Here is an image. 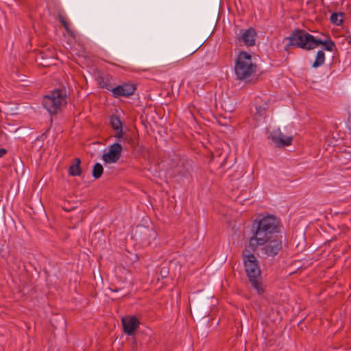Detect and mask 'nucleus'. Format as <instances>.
Wrapping results in <instances>:
<instances>
[{
  "instance_id": "aec40b11",
  "label": "nucleus",
  "mask_w": 351,
  "mask_h": 351,
  "mask_svg": "<svg viewBox=\"0 0 351 351\" xmlns=\"http://www.w3.org/2000/svg\"><path fill=\"white\" fill-rule=\"evenodd\" d=\"M104 172L103 166L100 163H96L93 169V176L95 179H99Z\"/></svg>"
},
{
  "instance_id": "f03ea898",
  "label": "nucleus",
  "mask_w": 351,
  "mask_h": 351,
  "mask_svg": "<svg viewBox=\"0 0 351 351\" xmlns=\"http://www.w3.org/2000/svg\"><path fill=\"white\" fill-rule=\"evenodd\" d=\"M252 251L247 247L242 252V257L245 266V271L251 286L261 295L265 290L261 282V271L258 265V261Z\"/></svg>"
},
{
  "instance_id": "2eb2a0df",
  "label": "nucleus",
  "mask_w": 351,
  "mask_h": 351,
  "mask_svg": "<svg viewBox=\"0 0 351 351\" xmlns=\"http://www.w3.org/2000/svg\"><path fill=\"white\" fill-rule=\"evenodd\" d=\"M96 82L98 86L101 88H105L108 90H111L113 88V85L110 80V76L106 75L105 76L98 75L96 78Z\"/></svg>"
},
{
  "instance_id": "cd10ccee",
  "label": "nucleus",
  "mask_w": 351,
  "mask_h": 351,
  "mask_svg": "<svg viewBox=\"0 0 351 351\" xmlns=\"http://www.w3.org/2000/svg\"><path fill=\"white\" fill-rule=\"evenodd\" d=\"M199 49V47H196L191 53V54H193L194 53L197 49Z\"/></svg>"
},
{
  "instance_id": "393cba45",
  "label": "nucleus",
  "mask_w": 351,
  "mask_h": 351,
  "mask_svg": "<svg viewBox=\"0 0 351 351\" xmlns=\"http://www.w3.org/2000/svg\"><path fill=\"white\" fill-rule=\"evenodd\" d=\"M109 289L112 292H117L122 290V288H117L114 285H111V287H109Z\"/></svg>"
},
{
  "instance_id": "4468645a",
  "label": "nucleus",
  "mask_w": 351,
  "mask_h": 351,
  "mask_svg": "<svg viewBox=\"0 0 351 351\" xmlns=\"http://www.w3.org/2000/svg\"><path fill=\"white\" fill-rule=\"evenodd\" d=\"M314 41L315 42L313 43V49L316 48L319 45H322L324 49L328 51H332L336 49L335 43L330 38H328L326 40H322L314 37Z\"/></svg>"
},
{
  "instance_id": "4be33fe9",
  "label": "nucleus",
  "mask_w": 351,
  "mask_h": 351,
  "mask_svg": "<svg viewBox=\"0 0 351 351\" xmlns=\"http://www.w3.org/2000/svg\"><path fill=\"white\" fill-rule=\"evenodd\" d=\"M59 20H60V22L62 23V25L64 26V27L68 30L69 29V23L66 21L65 19L62 16H59Z\"/></svg>"
},
{
  "instance_id": "a211bd4d",
  "label": "nucleus",
  "mask_w": 351,
  "mask_h": 351,
  "mask_svg": "<svg viewBox=\"0 0 351 351\" xmlns=\"http://www.w3.org/2000/svg\"><path fill=\"white\" fill-rule=\"evenodd\" d=\"M76 160L77 162L72 165L69 168V173L73 176H80L81 173V168L80 167V160L76 158Z\"/></svg>"
},
{
  "instance_id": "f8f14e48",
  "label": "nucleus",
  "mask_w": 351,
  "mask_h": 351,
  "mask_svg": "<svg viewBox=\"0 0 351 351\" xmlns=\"http://www.w3.org/2000/svg\"><path fill=\"white\" fill-rule=\"evenodd\" d=\"M136 90L134 85L131 84H123L117 87H113L112 92L115 97H129L134 94Z\"/></svg>"
},
{
  "instance_id": "20e7f679",
  "label": "nucleus",
  "mask_w": 351,
  "mask_h": 351,
  "mask_svg": "<svg viewBox=\"0 0 351 351\" xmlns=\"http://www.w3.org/2000/svg\"><path fill=\"white\" fill-rule=\"evenodd\" d=\"M67 104V91L65 88H57L44 96L43 106L51 115L56 114Z\"/></svg>"
},
{
  "instance_id": "7ed1b4c3",
  "label": "nucleus",
  "mask_w": 351,
  "mask_h": 351,
  "mask_svg": "<svg viewBox=\"0 0 351 351\" xmlns=\"http://www.w3.org/2000/svg\"><path fill=\"white\" fill-rule=\"evenodd\" d=\"M285 40H288V43L285 47V50L287 51L292 47L307 51L313 49L314 36L304 29H295Z\"/></svg>"
},
{
  "instance_id": "f3484780",
  "label": "nucleus",
  "mask_w": 351,
  "mask_h": 351,
  "mask_svg": "<svg viewBox=\"0 0 351 351\" xmlns=\"http://www.w3.org/2000/svg\"><path fill=\"white\" fill-rule=\"evenodd\" d=\"M110 125L112 128L115 130H120L122 128V122L119 117L117 115H112L110 118Z\"/></svg>"
},
{
  "instance_id": "1a4fd4ad",
  "label": "nucleus",
  "mask_w": 351,
  "mask_h": 351,
  "mask_svg": "<svg viewBox=\"0 0 351 351\" xmlns=\"http://www.w3.org/2000/svg\"><path fill=\"white\" fill-rule=\"evenodd\" d=\"M255 111L253 112L254 118L257 120L264 119L266 117L267 110L269 108V102L256 97L254 99Z\"/></svg>"
},
{
  "instance_id": "a878e982",
  "label": "nucleus",
  "mask_w": 351,
  "mask_h": 351,
  "mask_svg": "<svg viewBox=\"0 0 351 351\" xmlns=\"http://www.w3.org/2000/svg\"><path fill=\"white\" fill-rule=\"evenodd\" d=\"M44 55H45V53L43 51H41L39 54V56H40V58L44 60Z\"/></svg>"
},
{
  "instance_id": "ddd939ff",
  "label": "nucleus",
  "mask_w": 351,
  "mask_h": 351,
  "mask_svg": "<svg viewBox=\"0 0 351 351\" xmlns=\"http://www.w3.org/2000/svg\"><path fill=\"white\" fill-rule=\"evenodd\" d=\"M141 237V240L143 242L150 243L151 240H154L156 238V233L152 228L141 226L138 228L137 230Z\"/></svg>"
},
{
  "instance_id": "dca6fc26",
  "label": "nucleus",
  "mask_w": 351,
  "mask_h": 351,
  "mask_svg": "<svg viewBox=\"0 0 351 351\" xmlns=\"http://www.w3.org/2000/svg\"><path fill=\"white\" fill-rule=\"evenodd\" d=\"M325 62V53L322 50H319L317 51L315 60L313 62L312 66L313 68H317L320 66L323 65Z\"/></svg>"
},
{
  "instance_id": "5701e85b",
  "label": "nucleus",
  "mask_w": 351,
  "mask_h": 351,
  "mask_svg": "<svg viewBox=\"0 0 351 351\" xmlns=\"http://www.w3.org/2000/svg\"><path fill=\"white\" fill-rule=\"evenodd\" d=\"M115 130L117 132V133L115 134L114 136L117 138L120 139L123 135V132L122 128L120 130Z\"/></svg>"
},
{
  "instance_id": "c756f323",
  "label": "nucleus",
  "mask_w": 351,
  "mask_h": 351,
  "mask_svg": "<svg viewBox=\"0 0 351 351\" xmlns=\"http://www.w3.org/2000/svg\"><path fill=\"white\" fill-rule=\"evenodd\" d=\"M84 62H86V59L85 58H84ZM84 64H85V66H86V62H84Z\"/></svg>"
},
{
  "instance_id": "b1692460",
  "label": "nucleus",
  "mask_w": 351,
  "mask_h": 351,
  "mask_svg": "<svg viewBox=\"0 0 351 351\" xmlns=\"http://www.w3.org/2000/svg\"><path fill=\"white\" fill-rule=\"evenodd\" d=\"M8 153V150L5 148H0V158Z\"/></svg>"
},
{
  "instance_id": "bb28decb",
  "label": "nucleus",
  "mask_w": 351,
  "mask_h": 351,
  "mask_svg": "<svg viewBox=\"0 0 351 351\" xmlns=\"http://www.w3.org/2000/svg\"><path fill=\"white\" fill-rule=\"evenodd\" d=\"M41 64H42L43 65H45V66H48V65L49 64V62H42Z\"/></svg>"
},
{
  "instance_id": "6e6552de",
  "label": "nucleus",
  "mask_w": 351,
  "mask_h": 351,
  "mask_svg": "<svg viewBox=\"0 0 351 351\" xmlns=\"http://www.w3.org/2000/svg\"><path fill=\"white\" fill-rule=\"evenodd\" d=\"M124 332L129 335H134L135 331L139 326L138 319L135 316H126L121 319Z\"/></svg>"
},
{
  "instance_id": "f257e3e1",
  "label": "nucleus",
  "mask_w": 351,
  "mask_h": 351,
  "mask_svg": "<svg viewBox=\"0 0 351 351\" xmlns=\"http://www.w3.org/2000/svg\"><path fill=\"white\" fill-rule=\"evenodd\" d=\"M280 221L274 215H267L253 223V234L250 238V245L263 243L271 237L278 236Z\"/></svg>"
},
{
  "instance_id": "423d86ee",
  "label": "nucleus",
  "mask_w": 351,
  "mask_h": 351,
  "mask_svg": "<svg viewBox=\"0 0 351 351\" xmlns=\"http://www.w3.org/2000/svg\"><path fill=\"white\" fill-rule=\"evenodd\" d=\"M258 247H261V250L263 254L267 256H274L278 254L282 250V236L271 237L267 239L263 243H257L256 245H248V247L254 252Z\"/></svg>"
},
{
  "instance_id": "0eeeda50",
  "label": "nucleus",
  "mask_w": 351,
  "mask_h": 351,
  "mask_svg": "<svg viewBox=\"0 0 351 351\" xmlns=\"http://www.w3.org/2000/svg\"><path fill=\"white\" fill-rule=\"evenodd\" d=\"M123 151L121 145L115 143L109 147L108 152L102 156V159L106 163H115L121 158Z\"/></svg>"
},
{
  "instance_id": "6ab92c4d",
  "label": "nucleus",
  "mask_w": 351,
  "mask_h": 351,
  "mask_svg": "<svg viewBox=\"0 0 351 351\" xmlns=\"http://www.w3.org/2000/svg\"><path fill=\"white\" fill-rule=\"evenodd\" d=\"M343 13H332L330 16V22L336 25H340L343 23Z\"/></svg>"
},
{
  "instance_id": "412c9836",
  "label": "nucleus",
  "mask_w": 351,
  "mask_h": 351,
  "mask_svg": "<svg viewBox=\"0 0 351 351\" xmlns=\"http://www.w3.org/2000/svg\"><path fill=\"white\" fill-rule=\"evenodd\" d=\"M59 20H60V22L62 23V25L64 26V27L68 30L69 29V23L66 21L65 19L62 16H59Z\"/></svg>"
},
{
  "instance_id": "9b49d317",
  "label": "nucleus",
  "mask_w": 351,
  "mask_h": 351,
  "mask_svg": "<svg viewBox=\"0 0 351 351\" xmlns=\"http://www.w3.org/2000/svg\"><path fill=\"white\" fill-rule=\"evenodd\" d=\"M256 32L252 27L245 30L239 37L238 40L243 43L246 46L252 47L255 45Z\"/></svg>"
},
{
  "instance_id": "c85d7f7f",
  "label": "nucleus",
  "mask_w": 351,
  "mask_h": 351,
  "mask_svg": "<svg viewBox=\"0 0 351 351\" xmlns=\"http://www.w3.org/2000/svg\"><path fill=\"white\" fill-rule=\"evenodd\" d=\"M83 77H84V80H85V82H86H86H87V80H86V76H84V75Z\"/></svg>"
},
{
  "instance_id": "39448f33",
  "label": "nucleus",
  "mask_w": 351,
  "mask_h": 351,
  "mask_svg": "<svg viewBox=\"0 0 351 351\" xmlns=\"http://www.w3.org/2000/svg\"><path fill=\"white\" fill-rule=\"evenodd\" d=\"M235 73L239 80H245L256 72V65L252 62L251 55L240 52L234 66Z\"/></svg>"
},
{
  "instance_id": "9d476101",
  "label": "nucleus",
  "mask_w": 351,
  "mask_h": 351,
  "mask_svg": "<svg viewBox=\"0 0 351 351\" xmlns=\"http://www.w3.org/2000/svg\"><path fill=\"white\" fill-rule=\"evenodd\" d=\"M270 138L278 147L290 145L293 141L292 136H287L280 130L273 131L270 134Z\"/></svg>"
}]
</instances>
